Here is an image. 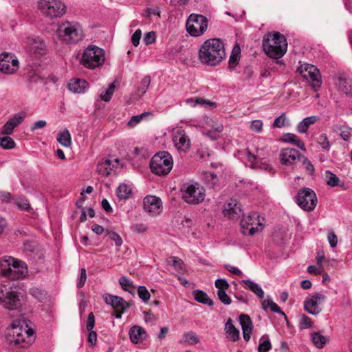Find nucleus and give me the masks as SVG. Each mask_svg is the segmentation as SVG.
<instances>
[{
	"label": "nucleus",
	"mask_w": 352,
	"mask_h": 352,
	"mask_svg": "<svg viewBox=\"0 0 352 352\" xmlns=\"http://www.w3.org/2000/svg\"><path fill=\"white\" fill-rule=\"evenodd\" d=\"M0 305L6 309L15 310L19 313L11 322L6 335V341L10 345L25 348L33 341L34 330L30 327V321L26 320L22 311V299L18 292L11 289L1 292Z\"/></svg>",
	"instance_id": "obj_1"
},
{
	"label": "nucleus",
	"mask_w": 352,
	"mask_h": 352,
	"mask_svg": "<svg viewBox=\"0 0 352 352\" xmlns=\"http://www.w3.org/2000/svg\"><path fill=\"white\" fill-rule=\"evenodd\" d=\"M198 56L204 65L212 67L218 65L226 58L223 41L217 38L207 39L201 45Z\"/></svg>",
	"instance_id": "obj_2"
},
{
	"label": "nucleus",
	"mask_w": 352,
	"mask_h": 352,
	"mask_svg": "<svg viewBox=\"0 0 352 352\" xmlns=\"http://www.w3.org/2000/svg\"><path fill=\"white\" fill-rule=\"evenodd\" d=\"M265 53L270 58L278 59L283 57L287 50V42L285 36L274 32L265 34L262 41Z\"/></svg>",
	"instance_id": "obj_3"
},
{
	"label": "nucleus",
	"mask_w": 352,
	"mask_h": 352,
	"mask_svg": "<svg viewBox=\"0 0 352 352\" xmlns=\"http://www.w3.org/2000/svg\"><path fill=\"white\" fill-rule=\"evenodd\" d=\"M104 60V52L102 49L96 45H89L84 50L80 63L84 67L94 69L100 67Z\"/></svg>",
	"instance_id": "obj_4"
},
{
	"label": "nucleus",
	"mask_w": 352,
	"mask_h": 352,
	"mask_svg": "<svg viewBox=\"0 0 352 352\" xmlns=\"http://www.w3.org/2000/svg\"><path fill=\"white\" fill-rule=\"evenodd\" d=\"M173 166L171 155L166 151H161L153 156L150 162L151 172L157 175H167Z\"/></svg>",
	"instance_id": "obj_5"
},
{
	"label": "nucleus",
	"mask_w": 352,
	"mask_h": 352,
	"mask_svg": "<svg viewBox=\"0 0 352 352\" xmlns=\"http://www.w3.org/2000/svg\"><path fill=\"white\" fill-rule=\"evenodd\" d=\"M183 199L189 204H199L206 197L204 188L197 182H187L183 184L182 189Z\"/></svg>",
	"instance_id": "obj_6"
},
{
	"label": "nucleus",
	"mask_w": 352,
	"mask_h": 352,
	"mask_svg": "<svg viewBox=\"0 0 352 352\" xmlns=\"http://www.w3.org/2000/svg\"><path fill=\"white\" fill-rule=\"evenodd\" d=\"M58 38L67 43H76L84 36L79 23H60L57 30Z\"/></svg>",
	"instance_id": "obj_7"
},
{
	"label": "nucleus",
	"mask_w": 352,
	"mask_h": 352,
	"mask_svg": "<svg viewBox=\"0 0 352 352\" xmlns=\"http://www.w3.org/2000/svg\"><path fill=\"white\" fill-rule=\"evenodd\" d=\"M37 6L51 19L60 17L66 12V6L61 0H38Z\"/></svg>",
	"instance_id": "obj_8"
},
{
	"label": "nucleus",
	"mask_w": 352,
	"mask_h": 352,
	"mask_svg": "<svg viewBox=\"0 0 352 352\" xmlns=\"http://www.w3.org/2000/svg\"><path fill=\"white\" fill-rule=\"evenodd\" d=\"M263 225L259 219L257 212H251L248 215H243L241 221V232L245 235H254L263 229Z\"/></svg>",
	"instance_id": "obj_9"
},
{
	"label": "nucleus",
	"mask_w": 352,
	"mask_h": 352,
	"mask_svg": "<svg viewBox=\"0 0 352 352\" xmlns=\"http://www.w3.org/2000/svg\"><path fill=\"white\" fill-rule=\"evenodd\" d=\"M296 202L302 210L310 212L316 208L318 199L313 190L309 188H302L296 197Z\"/></svg>",
	"instance_id": "obj_10"
},
{
	"label": "nucleus",
	"mask_w": 352,
	"mask_h": 352,
	"mask_svg": "<svg viewBox=\"0 0 352 352\" xmlns=\"http://www.w3.org/2000/svg\"><path fill=\"white\" fill-rule=\"evenodd\" d=\"M297 72L311 84L315 91L320 87V74L316 66L309 63H304L298 67Z\"/></svg>",
	"instance_id": "obj_11"
},
{
	"label": "nucleus",
	"mask_w": 352,
	"mask_h": 352,
	"mask_svg": "<svg viewBox=\"0 0 352 352\" xmlns=\"http://www.w3.org/2000/svg\"><path fill=\"white\" fill-rule=\"evenodd\" d=\"M326 296L322 293H316L307 296L304 301V309L311 315H318L322 311L321 305L326 300Z\"/></svg>",
	"instance_id": "obj_12"
},
{
	"label": "nucleus",
	"mask_w": 352,
	"mask_h": 352,
	"mask_svg": "<svg viewBox=\"0 0 352 352\" xmlns=\"http://www.w3.org/2000/svg\"><path fill=\"white\" fill-rule=\"evenodd\" d=\"M19 60L12 53L6 52L0 54V72L10 75L19 69Z\"/></svg>",
	"instance_id": "obj_13"
},
{
	"label": "nucleus",
	"mask_w": 352,
	"mask_h": 352,
	"mask_svg": "<svg viewBox=\"0 0 352 352\" xmlns=\"http://www.w3.org/2000/svg\"><path fill=\"white\" fill-rule=\"evenodd\" d=\"M27 51L32 55L43 56L47 52L45 42L38 36H29L25 41Z\"/></svg>",
	"instance_id": "obj_14"
},
{
	"label": "nucleus",
	"mask_w": 352,
	"mask_h": 352,
	"mask_svg": "<svg viewBox=\"0 0 352 352\" xmlns=\"http://www.w3.org/2000/svg\"><path fill=\"white\" fill-rule=\"evenodd\" d=\"M259 152V148L256 150V155L252 154L248 150L244 151L243 154L249 163V166L253 168H259L271 171L272 170V166L267 160L261 157Z\"/></svg>",
	"instance_id": "obj_15"
},
{
	"label": "nucleus",
	"mask_w": 352,
	"mask_h": 352,
	"mask_svg": "<svg viewBox=\"0 0 352 352\" xmlns=\"http://www.w3.org/2000/svg\"><path fill=\"white\" fill-rule=\"evenodd\" d=\"M173 142L175 148L180 153H187L190 150V140L185 131L181 129L173 133Z\"/></svg>",
	"instance_id": "obj_16"
},
{
	"label": "nucleus",
	"mask_w": 352,
	"mask_h": 352,
	"mask_svg": "<svg viewBox=\"0 0 352 352\" xmlns=\"http://www.w3.org/2000/svg\"><path fill=\"white\" fill-rule=\"evenodd\" d=\"M10 270L6 274V278L11 280H17L24 278L28 273V268L25 263L13 258Z\"/></svg>",
	"instance_id": "obj_17"
},
{
	"label": "nucleus",
	"mask_w": 352,
	"mask_h": 352,
	"mask_svg": "<svg viewBox=\"0 0 352 352\" xmlns=\"http://www.w3.org/2000/svg\"><path fill=\"white\" fill-rule=\"evenodd\" d=\"M300 157V153L293 148H282L279 153L280 162L285 166L294 165Z\"/></svg>",
	"instance_id": "obj_18"
},
{
	"label": "nucleus",
	"mask_w": 352,
	"mask_h": 352,
	"mask_svg": "<svg viewBox=\"0 0 352 352\" xmlns=\"http://www.w3.org/2000/svg\"><path fill=\"white\" fill-rule=\"evenodd\" d=\"M26 113L25 112H19L10 118L3 126L1 134L10 135L12 134L14 129L19 126L25 120Z\"/></svg>",
	"instance_id": "obj_19"
},
{
	"label": "nucleus",
	"mask_w": 352,
	"mask_h": 352,
	"mask_svg": "<svg viewBox=\"0 0 352 352\" xmlns=\"http://www.w3.org/2000/svg\"><path fill=\"white\" fill-rule=\"evenodd\" d=\"M144 208L151 215H157L162 210V203L161 199L153 195H148L144 199Z\"/></svg>",
	"instance_id": "obj_20"
},
{
	"label": "nucleus",
	"mask_w": 352,
	"mask_h": 352,
	"mask_svg": "<svg viewBox=\"0 0 352 352\" xmlns=\"http://www.w3.org/2000/svg\"><path fill=\"white\" fill-rule=\"evenodd\" d=\"M120 162V160L118 158L113 160L104 159L98 164L97 170L98 173L102 176L109 175L113 171H115V170L118 168Z\"/></svg>",
	"instance_id": "obj_21"
},
{
	"label": "nucleus",
	"mask_w": 352,
	"mask_h": 352,
	"mask_svg": "<svg viewBox=\"0 0 352 352\" xmlns=\"http://www.w3.org/2000/svg\"><path fill=\"white\" fill-rule=\"evenodd\" d=\"M203 124L207 131L206 134L214 140L217 139L216 133H221L223 129L221 123L217 122L208 117L204 118Z\"/></svg>",
	"instance_id": "obj_22"
},
{
	"label": "nucleus",
	"mask_w": 352,
	"mask_h": 352,
	"mask_svg": "<svg viewBox=\"0 0 352 352\" xmlns=\"http://www.w3.org/2000/svg\"><path fill=\"white\" fill-rule=\"evenodd\" d=\"M102 298L107 305L111 306L114 309L128 308L129 304L122 297L110 294H104Z\"/></svg>",
	"instance_id": "obj_23"
},
{
	"label": "nucleus",
	"mask_w": 352,
	"mask_h": 352,
	"mask_svg": "<svg viewBox=\"0 0 352 352\" xmlns=\"http://www.w3.org/2000/svg\"><path fill=\"white\" fill-rule=\"evenodd\" d=\"M129 338L132 343L138 344L148 338V333L142 327L134 325L129 331Z\"/></svg>",
	"instance_id": "obj_24"
},
{
	"label": "nucleus",
	"mask_w": 352,
	"mask_h": 352,
	"mask_svg": "<svg viewBox=\"0 0 352 352\" xmlns=\"http://www.w3.org/2000/svg\"><path fill=\"white\" fill-rule=\"evenodd\" d=\"M241 209L236 199H231L224 206L223 214L230 218H235L241 214Z\"/></svg>",
	"instance_id": "obj_25"
},
{
	"label": "nucleus",
	"mask_w": 352,
	"mask_h": 352,
	"mask_svg": "<svg viewBox=\"0 0 352 352\" xmlns=\"http://www.w3.org/2000/svg\"><path fill=\"white\" fill-rule=\"evenodd\" d=\"M239 320L242 328L243 339L248 342L250 339L253 329L251 318L246 314H241L239 316Z\"/></svg>",
	"instance_id": "obj_26"
},
{
	"label": "nucleus",
	"mask_w": 352,
	"mask_h": 352,
	"mask_svg": "<svg viewBox=\"0 0 352 352\" xmlns=\"http://www.w3.org/2000/svg\"><path fill=\"white\" fill-rule=\"evenodd\" d=\"M208 28V23H186V30L189 35L199 37L203 35Z\"/></svg>",
	"instance_id": "obj_27"
},
{
	"label": "nucleus",
	"mask_w": 352,
	"mask_h": 352,
	"mask_svg": "<svg viewBox=\"0 0 352 352\" xmlns=\"http://www.w3.org/2000/svg\"><path fill=\"white\" fill-rule=\"evenodd\" d=\"M87 81L80 78H74L69 80L67 85L69 90L75 94H82L87 89Z\"/></svg>",
	"instance_id": "obj_28"
},
{
	"label": "nucleus",
	"mask_w": 352,
	"mask_h": 352,
	"mask_svg": "<svg viewBox=\"0 0 352 352\" xmlns=\"http://www.w3.org/2000/svg\"><path fill=\"white\" fill-rule=\"evenodd\" d=\"M132 187L125 183L120 184L116 190V195L119 200L126 201L132 197Z\"/></svg>",
	"instance_id": "obj_29"
},
{
	"label": "nucleus",
	"mask_w": 352,
	"mask_h": 352,
	"mask_svg": "<svg viewBox=\"0 0 352 352\" xmlns=\"http://www.w3.org/2000/svg\"><path fill=\"white\" fill-rule=\"evenodd\" d=\"M319 120L316 116H311L304 118L296 126V131L299 133H305L307 131L309 126L316 123Z\"/></svg>",
	"instance_id": "obj_30"
},
{
	"label": "nucleus",
	"mask_w": 352,
	"mask_h": 352,
	"mask_svg": "<svg viewBox=\"0 0 352 352\" xmlns=\"http://www.w3.org/2000/svg\"><path fill=\"white\" fill-rule=\"evenodd\" d=\"M336 85L340 91L347 96H352V80L346 78H339Z\"/></svg>",
	"instance_id": "obj_31"
},
{
	"label": "nucleus",
	"mask_w": 352,
	"mask_h": 352,
	"mask_svg": "<svg viewBox=\"0 0 352 352\" xmlns=\"http://www.w3.org/2000/svg\"><path fill=\"white\" fill-rule=\"evenodd\" d=\"M186 104L190 107H195L197 105L208 106L210 109L216 107L217 104L215 102L204 100L199 97H193L187 98L185 100Z\"/></svg>",
	"instance_id": "obj_32"
},
{
	"label": "nucleus",
	"mask_w": 352,
	"mask_h": 352,
	"mask_svg": "<svg viewBox=\"0 0 352 352\" xmlns=\"http://www.w3.org/2000/svg\"><path fill=\"white\" fill-rule=\"evenodd\" d=\"M227 338L232 342L237 341L240 338L239 331L234 326L231 319H228L225 324Z\"/></svg>",
	"instance_id": "obj_33"
},
{
	"label": "nucleus",
	"mask_w": 352,
	"mask_h": 352,
	"mask_svg": "<svg viewBox=\"0 0 352 352\" xmlns=\"http://www.w3.org/2000/svg\"><path fill=\"white\" fill-rule=\"evenodd\" d=\"M161 10L159 6H153L146 8L142 12V16L151 21H157L160 18Z\"/></svg>",
	"instance_id": "obj_34"
},
{
	"label": "nucleus",
	"mask_w": 352,
	"mask_h": 352,
	"mask_svg": "<svg viewBox=\"0 0 352 352\" xmlns=\"http://www.w3.org/2000/svg\"><path fill=\"white\" fill-rule=\"evenodd\" d=\"M241 283L245 286L246 288L254 292L259 298H264V292L258 284L249 279L242 280Z\"/></svg>",
	"instance_id": "obj_35"
},
{
	"label": "nucleus",
	"mask_w": 352,
	"mask_h": 352,
	"mask_svg": "<svg viewBox=\"0 0 352 352\" xmlns=\"http://www.w3.org/2000/svg\"><path fill=\"white\" fill-rule=\"evenodd\" d=\"M283 140L287 143H291L302 151H305V144L300 140V138L293 133H285L283 136Z\"/></svg>",
	"instance_id": "obj_36"
},
{
	"label": "nucleus",
	"mask_w": 352,
	"mask_h": 352,
	"mask_svg": "<svg viewBox=\"0 0 352 352\" xmlns=\"http://www.w3.org/2000/svg\"><path fill=\"white\" fill-rule=\"evenodd\" d=\"M314 344L318 349H322L329 340V338L322 335L320 332H314L311 335Z\"/></svg>",
	"instance_id": "obj_37"
},
{
	"label": "nucleus",
	"mask_w": 352,
	"mask_h": 352,
	"mask_svg": "<svg viewBox=\"0 0 352 352\" xmlns=\"http://www.w3.org/2000/svg\"><path fill=\"white\" fill-rule=\"evenodd\" d=\"M195 300L199 303L208 305L209 306L213 305V301L208 297V294L202 290H195L193 292Z\"/></svg>",
	"instance_id": "obj_38"
},
{
	"label": "nucleus",
	"mask_w": 352,
	"mask_h": 352,
	"mask_svg": "<svg viewBox=\"0 0 352 352\" xmlns=\"http://www.w3.org/2000/svg\"><path fill=\"white\" fill-rule=\"evenodd\" d=\"M57 141L65 147H70L72 145V138L69 130L64 129L57 135Z\"/></svg>",
	"instance_id": "obj_39"
},
{
	"label": "nucleus",
	"mask_w": 352,
	"mask_h": 352,
	"mask_svg": "<svg viewBox=\"0 0 352 352\" xmlns=\"http://www.w3.org/2000/svg\"><path fill=\"white\" fill-rule=\"evenodd\" d=\"M13 257L12 256H3L0 258V276H3L6 278V274L10 270L11 263L13 261Z\"/></svg>",
	"instance_id": "obj_40"
},
{
	"label": "nucleus",
	"mask_w": 352,
	"mask_h": 352,
	"mask_svg": "<svg viewBox=\"0 0 352 352\" xmlns=\"http://www.w3.org/2000/svg\"><path fill=\"white\" fill-rule=\"evenodd\" d=\"M199 341V340L197 334L192 331H189L183 335L182 338L179 340V343L195 345L197 344Z\"/></svg>",
	"instance_id": "obj_41"
},
{
	"label": "nucleus",
	"mask_w": 352,
	"mask_h": 352,
	"mask_svg": "<svg viewBox=\"0 0 352 352\" xmlns=\"http://www.w3.org/2000/svg\"><path fill=\"white\" fill-rule=\"evenodd\" d=\"M204 180L209 187L212 188H214L219 182L217 176L214 173L208 171L204 173Z\"/></svg>",
	"instance_id": "obj_42"
},
{
	"label": "nucleus",
	"mask_w": 352,
	"mask_h": 352,
	"mask_svg": "<svg viewBox=\"0 0 352 352\" xmlns=\"http://www.w3.org/2000/svg\"><path fill=\"white\" fill-rule=\"evenodd\" d=\"M119 283L123 290L133 294L135 291V287L133 281L125 276H122L119 279Z\"/></svg>",
	"instance_id": "obj_43"
},
{
	"label": "nucleus",
	"mask_w": 352,
	"mask_h": 352,
	"mask_svg": "<svg viewBox=\"0 0 352 352\" xmlns=\"http://www.w3.org/2000/svg\"><path fill=\"white\" fill-rule=\"evenodd\" d=\"M151 113L148 111H145L141 114L133 116L131 118L129 121L127 122V126L129 128H134L141 121L147 118Z\"/></svg>",
	"instance_id": "obj_44"
},
{
	"label": "nucleus",
	"mask_w": 352,
	"mask_h": 352,
	"mask_svg": "<svg viewBox=\"0 0 352 352\" xmlns=\"http://www.w3.org/2000/svg\"><path fill=\"white\" fill-rule=\"evenodd\" d=\"M326 182L328 186L331 187L338 186L339 185L340 179L331 172L330 170H326L324 173Z\"/></svg>",
	"instance_id": "obj_45"
},
{
	"label": "nucleus",
	"mask_w": 352,
	"mask_h": 352,
	"mask_svg": "<svg viewBox=\"0 0 352 352\" xmlns=\"http://www.w3.org/2000/svg\"><path fill=\"white\" fill-rule=\"evenodd\" d=\"M240 54V47H234L232 52L231 56L229 58V67L234 69L239 63Z\"/></svg>",
	"instance_id": "obj_46"
},
{
	"label": "nucleus",
	"mask_w": 352,
	"mask_h": 352,
	"mask_svg": "<svg viewBox=\"0 0 352 352\" xmlns=\"http://www.w3.org/2000/svg\"><path fill=\"white\" fill-rule=\"evenodd\" d=\"M267 306L270 307L271 311L274 313H278L283 316H285L284 312L280 309V308L275 303L272 299H266L263 302V307L265 309H267Z\"/></svg>",
	"instance_id": "obj_47"
},
{
	"label": "nucleus",
	"mask_w": 352,
	"mask_h": 352,
	"mask_svg": "<svg viewBox=\"0 0 352 352\" xmlns=\"http://www.w3.org/2000/svg\"><path fill=\"white\" fill-rule=\"evenodd\" d=\"M0 146L3 149H12L15 148L16 143L8 135L0 138Z\"/></svg>",
	"instance_id": "obj_48"
},
{
	"label": "nucleus",
	"mask_w": 352,
	"mask_h": 352,
	"mask_svg": "<svg viewBox=\"0 0 352 352\" xmlns=\"http://www.w3.org/2000/svg\"><path fill=\"white\" fill-rule=\"evenodd\" d=\"M115 85L111 83L109 85V87L104 91L100 93V97L102 100L104 102H109L111 99L112 95L115 91Z\"/></svg>",
	"instance_id": "obj_49"
},
{
	"label": "nucleus",
	"mask_w": 352,
	"mask_h": 352,
	"mask_svg": "<svg viewBox=\"0 0 352 352\" xmlns=\"http://www.w3.org/2000/svg\"><path fill=\"white\" fill-rule=\"evenodd\" d=\"M170 262L175 268L179 272H183L185 270L184 263L181 258L176 256H170L168 259V263Z\"/></svg>",
	"instance_id": "obj_50"
},
{
	"label": "nucleus",
	"mask_w": 352,
	"mask_h": 352,
	"mask_svg": "<svg viewBox=\"0 0 352 352\" xmlns=\"http://www.w3.org/2000/svg\"><path fill=\"white\" fill-rule=\"evenodd\" d=\"M138 294L139 298L145 303L148 302L151 297L148 290L143 285L138 287Z\"/></svg>",
	"instance_id": "obj_51"
},
{
	"label": "nucleus",
	"mask_w": 352,
	"mask_h": 352,
	"mask_svg": "<svg viewBox=\"0 0 352 352\" xmlns=\"http://www.w3.org/2000/svg\"><path fill=\"white\" fill-rule=\"evenodd\" d=\"M317 143L324 151H329L331 148V144L328 140L327 135L321 134L318 138Z\"/></svg>",
	"instance_id": "obj_52"
},
{
	"label": "nucleus",
	"mask_w": 352,
	"mask_h": 352,
	"mask_svg": "<svg viewBox=\"0 0 352 352\" xmlns=\"http://www.w3.org/2000/svg\"><path fill=\"white\" fill-rule=\"evenodd\" d=\"M107 234L111 240L114 241L117 247L120 248L122 245V239L118 233L113 231L107 230Z\"/></svg>",
	"instance_id": "obj_53"
},
{
	"label": "nucleus",
	"mask_w": 352,
	"mask_h": 352,
	"mask_svg": "<svg viewBox=\"0 0 352 352\" xmlns=\"http://www.w3.org/2000/svg\"><path fill=\"white\" fill-rule=\"evenodd\" d=\"M15 205L21 210H27L30 208L28 200L24 197H17L14 201Z\"/></svg>",
	"instance_id": "obj_54"
},
{
	"label": "nucleus",
	"mask_w": 352,
	"mask_h": 352,
	"mask_svg": "<svg viewBox=\"0 0 352 352\" xmlns=\"http://www.w3.org/2000/svg\"><path fill=\"white\" fill-rule=\"evenodd\" d=\"M340 135L344 141H349L351 136V129L348 126H341L340 129Z\"/></svg>",
	"instance_id": "obj_55"
},
{
	"label": "nucleus",
	"mask_w": 352,
	"mask_h": 352,
	"mask_svg": "<svg viewBox=\"0 0 352 352\" xmlns=\"http://www.w3.org/2000/svg\"><path fill=\"white\" fill-rule=\"evenodd\" d=\"M208 19L201 14H191L188 17L186 22H208Z\"/></svg>",
	"instance_id": "obj_56"
},
{
	"label": "nucleus",
	"mask_w": 352,
	"mask_h": 352,
	"mask_svg": "<svg viewBox=\"0 0 352 352\" xmlns=\"http://www.w3.org/2000/svg\"><path fill=\"white\" fill-rule=\"evenodd\" d=\"M151 82V78L148 76H146L141 80L140 86L139 88V91L141 92L142 94L146 93L147 89L149 87Z\"/></svg>",
	"instance_id": "obj_57"
},
{
	"label": "nucleus",
	"mask_w": 352,
	"mask_h": 352,
	"mask_svg": "<svg viewBox=\"0 0 352 352\" xmlns=\"http://www.w3.org/2000/svg\"><path fill=\"white\" fill-rule=\"evenodd\" d=\"M263 123L261 120H255L251 122L250 129L257 133L263 131Z\"/></svg>",
	"instance_id": "obj_58"
},
{
	"label": "nucleus",
	"mask_w": 352,
	"mask_h": 352,
	"mask_svg": "<svg viewBox=\"0 0 352 352\" xmlns=\"http://www.w3.org/2000/svg\"><path fill=\"white\" fill-rule=\"evenodd\" d=\"M215 287L217 291H226L229 288V284L226 280L219 278L215 280Z\"/></svg>",
	"instance_id": "obj_59"
},
{
	"label": "nucleus",
	"mask_w": 352,
	"mask_h": 352,
	"mask_svg": "<svg viewBox=\"0 0 352 352\" xmlns=\"http://www.w3.org/2000/svg\"><path fill=\"white\" fill-rule=\"evenodd\" d=\"M286 122L287 118L285 113H282L280 116L275 118L273 126L276 128H282L285 125Z\"/></svg>",
	"instance_id": "obj_60"
},
{
	"label": "nucleus",
	"mask_w": 352,
	"mask_h": 352,
	"mask_svg": "<svg viewBox=\"0 0 352 352\" xmlns=\"http://www.w3.org/2000/svg\"><path fill=\"white\" fill-rule=\"evenodd\" d=\"M217 296L219 300L224 305H228L232 302L231 298L226 294V291H217Z\"/></svg>",
	"instance_id": "obj_61"
},
{
	"label": "nucleus",
	"mask_w": 352,
	"mask_h": 352,
	"mask_svg": "<svg viewBox=\"0 0 352 352\" xmlns=\"http://www.w3.org/2000/svg\"><path fill=\"white\" fill-rule=\"evenodd\" d=\"M300 324L303 328H311L313 326V322L309 317L306 315H301L300 316Z\"/></svg>",
	"instance_id": "obj_62"
},
{
	"label": "nucleus",
	"mask_w": 352,
	"mask_h": 352,
	"mask_svg": "<svg viewBox=\"0 0 352 352\" xmlns=\"http://www.w3.org/2000/svg\"><path fill=\"white\" fill-rule=\"evenodd\" d=\"M302 164L307 172L312 175L314 173V167L311 161L305 156H302Z\"/></svg>",
	"instance_id": "obj_63"
},
{
	"label": "nucleus",
	"mask_w": 352,
	"mask_h": 352,
	"mask_svg": "<svg viewBox=\"0 0 352 352\" xmlns=\"http://www.w3.org/2000/svg\"><path fill=\"white\" fill-rule=\"evenodd\" d=\"M271 342L267 338L266 340H264L263 342L260 343L258 346V352H267L271 349Z\"/></svg>",
	"instance_id": "obj_64"
}]
</instances>
